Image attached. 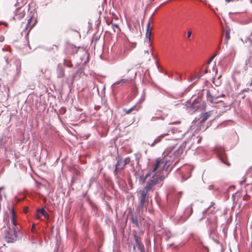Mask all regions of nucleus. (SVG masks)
Segmentation results:
<instances>
[{"label": "nucleus", "mask_w": 252, "mask_h": 252, "mask_svg": "<svg viewBox=\"0 0 252 252\" xmlns=\"http://www.w3.org/2000/svg\"><path fill=\"white\" fill-rule=\"evenodd\" d=\"M183 149L181 147L176 150H172L163 153V158H158L154 164V171L158 170L160 174L163 175V179L168 174L167 169L173 163L175 164L182 158Z\"/></svg>", "instance_id": "obj_1"}, {"label": "nucleus", "mask_w": 252, "mask_h": 252, "mask_svg": "<svg viewBox=\"0 0 252 252\" xmlns=\"http://www.w3.org/2000/svg\"><path fill=\"white\" fill-rule=\"evenodd\" d=\"M32 20V17H31L28 20V22L26 25L25 30L28 31L29 32L34 26L35 23H34L32 25H31Z\"/></svg>", "instance_id": "obj_9"}, {"label": "nucleus", "mask_w": 252, "mask_h": 252, "mask_svg": "<svg viewBox=\"0 0 252 252\" xmlns=\"http://www.w3.org/2000/svg\"><path fill=\"white\" fill-rule=\"evenodd\" d=\"M183 137V134H182L181 136V139H182Z\"/></svg>", "instance_id": "obj_40"}, {"label": "nucleus", "mask_w": 252, "mask_h": 252, "mask_svg": "<svg viewBox=\"0 0 252 252\" xmlns=\"http://www.w3.org/2000/svg\"><path fill=\"white\" fill-rule=\"evenodd\" d=\"M168 134H162L161 135H160V136H159L158 137H157L154 141V142L151 144V146H154L155 144L158 143L161 139L163 137H164L165 135H167Z\"/></svg>", "instance_id": "obj_13"}, {"label": "nucleus", "mask_w": 252, "mask_h": 252, "mask_svg": "<svg viewBox=\"0 0 252 252\" xmlns=\"http://www.w3.org/2000/svg\"><path fill=\"white\" fill-rule=\"evenodd\" d=\"M4 24L6 27L7 26V24L6 23L0 22V24Z\"/></svg>", "instance_id": "obj_36"}, {"label": "nucleus", "mask_w": 252, "mask_h": 252, "mask_svg": "<svg viewBox=\"0 0 252 252\" xmlns=\"http://www.w3.org/2000/svg\"><path fill=\"white\" fill-rule=\"evenodd\" d=\"M136 247L137 249L140 251V252H145L144 246L137 243Z\"/></svg>", "instance_id": "obj_19"}, {"label": "nucleus", "mask_w": 252, "mask_h": 252, "mask_svg": "<svg viewBox=\"0 0 252 252\" xmlns=\"http://www.w3.org/2000/svg\"><path fill=\"white\" fill-rule=\"evenodd\" d=\"M57 71L58 78H62L64 76V70L62 68H58Z\"/></svg>", "instance_id": "obj_14"}, {"label": "nucleus", "mask_w": 252, "mask_h": 252, "mask_svg": "<svg viewBox=\"0 0 252 252\" xmlns=\"http://www.w3.org/2000/svg\"><path fill=\"white\" fill-rule=\"evenodd\" d=\"M27 210H25V213H27Z\"/></svg>", "instance_id": "obj_43"}, {"label": "nucleus", "mask_w": 252, "mask_h": 252, "mask_svg": "<svg viewBox=\"0 0 252 252\" xmlns=\"http://www.w3.org/2000/svg\"><path fill=\"white\" fill-rule=\"evenodd\" d=\"M128 81V79H121V80H120L119 81H118L115 82L113 84V85L115 86V85H117L118 84H125V83H126Z\"/></svg>", "instance_id": "obj_17"}, {"label": "nucleus", "mask_w": 252, "mask_h": 252, "mask_svg": "<svg viewBox=\"0 0 252 252\" xmlns=\"http://www.w3.org/2000/svg\"><path fill=\"white\" fill-rule=\"evenodd\" d=\"M217 55V53H215L214 55H213L209 60V61L207 62V64L210 63L212 62V61L214 59V58L216 57Z\"/></svg>", "instance_id": "obj_25"}, {"label": "nucleus", "mask_w": 252, "mask_h": 252, "mask_svg": "<svg viewBox=\"0 0 252 252\" xmlns=\"http://www.w3.org/2000/svg\"><path fill=\"white\" fill-rule=\"evenodd\" d=\"M125 166V163L123 159H119L116 165L115 171L123 169Z\"/></svg>", "instance_id": "obj_8"}, {"label": "nucleus", "mask_w": 252, "mask_h": 252, "mask_svg": "<svg viewBox=\"0 0 252 252\" xmlns=\"http://www.w3.org/2000/svg\"><path fill=\"white\" fill-rule=\"evenodd\" d=\"M207 101L209 102L213 107H218L223 104V102L220 101L218 102L217 98L211 95L209 91H207Z\"/></svg>", "instance_id": "obj_5"}, {"label": "nucleus", "mask_w": 252, "mask_h": 252, "mask_svg": "<svg viewBox=\"0 0 252 252\" xmlns=\"http://www.w3.org/2000/svg\"><path fill=\"white\" fill-rule=\"evenodd\" d=\"M150 21L149 20L147 24V29H146V36L147 40H149V42H150V37L152 33L151 30H150Z\"/></svg>", "instance_id": "obj_7"}, {"label": "nucleus", "mask_w": 252, "mask_h": 252, "mask_svg": "<svg viewBox=\"0 0 252 252\" xmlns=\"http://www.w3.org/2000/svg\"><path fill=\"white\" fill-rule=\"evenodd\" d=\"M149 177H150L151 179L147 184L150 183L151 181L154 180V181H157L155 183V185H156L163 180V175L160 174L159 172H158V170L154 171V167L151 171L147 173L145 177L143 176V174H141L137 180L138 181L139 184H143L145 182L146 179Z\"/></svg>", "instance_id": "obj_2"}, {"label": "nucleus", "mask_w": 252, "mask_h": 252, "mask_svg": "<svg viewBox=\"0 0 252 252\" xmlns=\"http://www.w3.org/2000/svg\"><path fill=\"white\" fill-rule=\"evenodd\" d=\"M144 97H143L142 99H141L140 102H143L144 101Z\"/></svg>", "instance_id": "obj_39"}, {"label": "nucleus", "mask_w": 252, "mask_h": 252, "mask_svg": "<svg viewBox=\"0 0 252 252\" xmlns=\"http://www.w3.org/2000/svg\"><path fill=\"white\" fill-rule=\"evenodd\" d=\"M157 181H151L150 183L147 184L144 189L141 191V198L140 200V205L139 206V211L142 210L144 206L147 194L149 191L153 189L155 186V183Z\"/></svg>", "instance_id": "obj_3"}, {"label": "nucleus", "mask_w": 252, "mask_h": 252, "mask_svg": "<svg viewBox=\"0 0 252 252\" xmlns=\"http://www.w3.org/2000/svg\"><path fill=\"white\" fill-rule=\"evenodd\" d=\"M230 38V35H229V31L228 30H226V33H225V43H227L228 40Z\"/></svg>", "instance_id": "obj_21"}, {"label": "nucleus", "mask_w": 252, "mask_h": 252, "mask_svg": "<svg viewBox=\"0 0 252 252\" xmlns=\"http://www.w3.org/2000/svg\"><path fill=\"white\" fill-rule=\"evenodd\" d=\"M37 213H41L46 219H48L49 217V215L47 213L45 209L43 208H42L41 209H38L37 210Z\"/></svg>", "instance_id": "obj_12"}, {"label": "nucleus", "mask_w": 252, "mask_h": 252, "mask_svg": "<svg viewBox=\"0 0 252 252\" xmlns=\"http://www.w3.org/2000/svg\"><path fill=\"white\" fill-rule=\"evenodd\" d=\"M10 212L11 213V217H12L13 216L15 217V213H14V209H12L11 210Z\"/></svg>", "instance_id": "obj_30"}, {"label": "nucleus", "mask_w": 252, "mask_h": 252, "mask_svg": "<svg viewBox=\"0 0 252 252\" xmlns=\"http://www.w3.org/2000/svg\"><path fill=\"white\" fill-rule=\"evenodd\" d=\"M4 40V37L3 35L0 36V42H3Z\"/></svg>", "instance_id": "obj_31"}, {"label": "nucleus", "mask_w": 252, "mask_h": 252, "mask_svg": "<svg viewBox=\"0 0 252 252\" xmlns=\"http://www.w3.org/2000/svg\"><path fill=\"white\" fill-rule=\"evenodd\" d=\"M187 168L189 173H190L192 169V168L190 166H188Z\"/></svg>", "instance_id": "obj_28"}, {"label": "nucleus", "mask_w": 252, "mask_h": 252, "mask_svg": "<svg viewBox=\"0 0 252 252\" xmlns=\"http://www.w3.org/2000/svg\"><path fill=\"white\" fill-rule=\"evenodd\" d=\"M191 34H192V31L191 30H189L187 33V38L188 39H189L190 38Z\"/></svg>", "instance_id": "obj_26"}, {"label": "nucleus", "mask_w": 252, "mask_h": 252, "mask_svg": "<svg viewBox=\"0 0 252 252\" xmlns=\"http://www.w3.org/2000/svg\"><path fill=\"white\" fill-rule=\"evenodd\" d=\"M132 223L136 227L138 226V220L136 216H132L131 218Z\"/></svg>", "instance_id": "obj_16"}, {"label": "nucleus", "mask_w": 252, "mask_h": 252, "mask_svg": "<svg viewBox=\"0 0 252 252\" xmlns=\"http://www.w3.org/2000/svg\"><path fill=\"white\" fill-rule=\"evenodd\" d=\"M179 123H180L179 121H175V122H172V123H170V124L174 125V124H179Z\"/></svg>", "instance_id": "obj_32"}, {"label": "nucleus", "mask_w": 252, "mask_h": 252, "mask_svg": "<svg viewBox=\"0 0 252 252\" xmlns=\"http://www.w3.org/2000/svg\"><path fill=\"white\" fill-rule=\"evenodd\" d=\"M112 27L113 29H114L115 28H116L119 31H120V29H119L118 25H117L116 24H113L112 25Z\"/></svg>", "instance_id": "obj_27"}, {"label": "nucleus", "mask_w": 252, "mask_h": 252, "mask_svg": "<svg viewBox=\"0 0 252 252\" xmlns=\"http://www.w3.org/2000/svg\"><path fill=\"white\" fill-rule=\"evenodd\" d=\"M147 43H148V46H149V47L148 49L145 50L144 51V53H145V54H149V52H152V48L150 47V42H149V40H148Z\"/></svg>", "instance_id": "obj_20"}, {"label": "nucleus", "mask_w": 252, "mask_h": 252, "mask_svg": "<svg viewBox=\"0 0 252 252\" xmlns=\"http://www.w3.org/2000/svg\"><path fill=\"white\" fill-rule=\"evenodd\" d=\"M124 163H125V165H126V164H128L130 163V159L129 158H126L124 160H123Z\"/></svg>", "instance_id": "obj_24"}, {"label": "nucleus", "mask_w": 252, "mask_h": 252, "mask_svg": "<svg viewBox=\"0 0 252 252\" xmlns=\"http://www.w3.org/2000/svg\"><path fill=\"white\" fill-rule=\"evenodd\" d=\"M158 119V117H153L152 118V119H151V121H154V120H157Z\"/></svg>", "instance_id": "obj_33"}, {"label": "nucleus", "mask_w": 252, "mask_h": 252, "mask_svg": "<svg viewBox=\"0 0 252 252\" xmlns=\"http://www.w3.org/2000/svg\"><path fill=\"white\" fill-rule=\"evenodd\" d=\"M213 70L215 72L216 74L217 73L218 70H217V68H216V67L215 66V64L214 65V66L213 67Z\"/></svg>", "instance_id": "obj_29"}, {"label": "nucleus", "mask_w": 252, "mask_h": 252, "mask_svg": "<svg viewBox=\"0 0 252 252\" xmlns=\"http://www.w3.org/2000/svg\"><path fill=\"white\" fill-rule=\"evenodd\" d=\"M18 13H17L15 15V17L16 18L18 19L19 20H20L22 18H23L25 16V13L23 10H21V9H20L18 11Z\"/></svg>", "instance_id": "obj_11"}, {"label": "nucleus", "mask_w": 252, "mask_h": 252, "mask_svg": "<svg viewBox=\"0 0 252 252\" xmlns=\"http://www.w3.org/2000/svg\"><path fill=\"white\" fill-rule=\"evenodd\" d=\"M189 177V176H188V177H185V176L184 175L183 176L182 178L184 180H186Z\"/></svg>", "instance_id": "obj_34"}, {"label": "nucleus", "mask_w": 252, "mask_h": 252, "mask_svg": "<svg viewBox=\"0 0 252 252\" xmlns=\"http://www.w3.org/2000/svg\"><path fill=\"white\" fill-rule=\"evenodd\" d=\"M36 218L39 219L40 218V216L39 215L38 213L36 215Z\"/></svg>", "instance_id": "obj_35"}, {"label": "nucleus", "mask_w": 252, "mask_h": 252, "mask_svg": "<svg viewBox=\"0 0 252 252\" xmlns=\"http://www.w3.org/2000/svg\"><path fill=\"white\" fill-rule=\"evenodd\" d=\"M250 86L252 85V82L250 84Z\"/></svg>", "instance_id": "obj_42"}, {"label": "nucleus", "mask_w": 252, "mask_h": 252, "mask_svg": "<svg viewBox=\"0 0 252 252\" xmlns=\"http://www.w3.org/2000/svg\"><path fill=\"white\" fill-rule=\"evenodd\" d=\"M232 0H225V1H226V2H230V1H232Z\"/></svg>", "instance_id": "obj_38"}, {"label": "nucleus", "mask_w": 252, "mask_h": 252, "mask_svg": "<svg viewBox=\"0 0 252 252\" xmlns=\"http://www.w3.org/2000/svg\"><path fill=\"white\" fill-rule=\"evenodd\" d=\"M141 106L140 105H136L135 106H133V107H131L130 109L128 110L125 109L124 111L126 112V114L130 113L131 111L133 110H136L138 111L140 109Z\"/></svg>", "instance_id": "obj_10"}, {"label": "nucleus", "mask_w": 252, "mask_h": 252, "mask_svg": "<svg viewBox=\"0 0 252 252\" xmlns=\"http://www.w3.org/2000/svg\"><path fill=\"white\" fill-rule=\"evenodd\" d=\"M207 71H208V68H207L205 69V71H204V73H206L207 72Z\"/></svg>", "instance_id": "obj_37"}, {"label": "nucleus", "mask_w": 252, "mask_h": 252, "mask_svg": "<svg viewBox=\"0 0 252 252\" xmlns=\"http://www.w3.org/2000/svg\"><path fill=\"white\" fill-rule=\"evenodd\" d=\"M11 222L14 226L13 227H16V219L15 217H11Z\"/></svg>", "instance_id": "obj_23"}, {"label": "nucleus", "mask_w": 252, "mask_h": 252, "mask_svg": "<svg viewBox=\"0 0 252 252\" xmlns=\"http://www.w3.org/2000/svg\"><path fill=\"white\" fill-rule=\"evenodd\" d=\"M216 152L217 153L218 156L220 157V159L224 163H226L225 161V154L224 150L222 147H217L215 149Z\"/></svg>", "instance_id": "obj_6"}, {"label": "nucleus", "mask_w": 252, "mask_h": 252, "mask_svg": "<svg viewBox=\"0 0 252 252\" xmlns=\"http://www.w3.org/2000/svg\"><path fill=\"white\" fill-rule=\"evenodd\" d=\"M4 197L5 198H6V195L5 194H4Z\"/></svg>", "instance_id": "obj_41"}, {"label": "nucleus", "mask_w": 252, "mask_h": 252, "mask_svg": "<svg viewBox=\"0 0 252 252\" xmlns=\"http://www.w3.org/2000/svg\"><path fill=\"white\" fill-rule=\"evenodd\" d=\"M201 75L196 77L194 76H191L190 78L188 79L189 81L193 82V83L196 82L197 80L200 78Z\"/></svg>", "instance_id": "obj_15"}, {"label": "nucleus", "mask_w": 252, "mask_h": 252, "mask_svg": "<svg viewBox=\"0 0 252 252\" xmlns=\"http://www.w3.org/2000/svg\"><path fill=\"white\" fill-rule=\"evenodd\" d=\"M211 115V112H208L204 113L202 116V118L201 120V122H203L206 121L208 118Z\"/></svg>", "instance_id": "obj_18"}, {"label": "nucleus", "mask_w": 252, "mask_h": 252, "mask_svg": "<svg viewBox=\"0 0 252 252\" xmlns=\"http://www.w3.org/2000/svg\"><path fill=\"white\" fill-rule=\"evenodd\" d=\"M142 174V171H135V173H134V176L137 179H138V177L141 175Z\"/></svg>", "instance_id": "obj_22"}, {"label": "nucleus", "mask_w": 252, "mask_h": 252, "mask_svg": "<svg viewBox=\"0 0 252 252\" xmlns=\"http://www.w3.org/2000/svg\"><path fill=\"white\" fill-rule=\"evenodd\" d=\"M21 233L16 227H8V230L5 232V239L7 242H14L16 241L19 237Z\"/></svg>", "instance_id": "obj_4"}]
</instances>
